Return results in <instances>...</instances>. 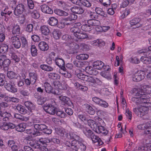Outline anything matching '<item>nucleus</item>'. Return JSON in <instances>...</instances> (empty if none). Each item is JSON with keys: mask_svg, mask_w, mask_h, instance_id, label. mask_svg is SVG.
Masks as SVG:
<instances>
[{"mask_svg": "<svg viewBox=\"0 0 151 151\" xmlns=\"http://www.w3.org/2000/svg\"><path fill=\"white\" fill-rule=\"evenodd\" d=\"M77 142L75 141H72L68 146L70 147L72 151H78L79 149L81 150L85 151L86 149V146L84 144V141L82 138H81Z\"/></svg>", "mask_w": 151, "mask_h": 151, "instance_id": "f257e3e1", "label": "nucleus"}, {"mask_svg": "<svg viewBox=\"0 0 151 151\" xmlns=\"http://www.w3.org/2000/svg\"><path fill=\"white\" fill-rule=\"evenodd\" d=\"M149 106L150 107V105H145V106L136 107L133 109V111L138 116L142 117L148 113Z\"/></svg>", "mask_w": 151, "mask_h": 151, "instance_id": "f03ea898", "label": "nucleus"}, {"mask_svg": "<svg viewBox=\"0 0 151 151\" xmlns=\"http://www.w3.org/2000/svg\"><path fill=\"white\" fill-rule=\"evenodd\" d=\"M133 91L136 93L135 96H139L140 98V104H146V105H151V104L149 102V99L147 97L146 94L145 93H142V92H139L137 88L133 89Z\"/></svg>", "mask_w": 151, "mask_h": 151, "instance_id": "7ed1b4c3", "label": "nucleus"}, {"mask_svg": "<svg viewBox=\"0 0 151 151\" xmlns=\"http://www.w3.org/2000/svg\"><path fill=\"white\" fill-rule=\"evenodd\" d=\"M34 128L37 131H43L45 134H49L52 132V130L51 129L48 128L47 126L45 124H34Z\"/></svg>", "mask_w": 151, "mask_h": 151, "instance_id": "20e7f679", "label": "nucleus"}, {"mask_svg": "<svg viewBox=\"0 0 151 151\" xmlns=\"http://www.w3.org/2000/svg\"><path fill=\"white\" fill-rule=\"evenodd\" d=\"M145 75V73L143 71H138L132 75V80L134 82L139 81L144 78Z\"/></svg>", "mask_w": 151, "mask_h": 151, "instance_id": "39448f33", "label": "nucleus"}, {"mask_svg": "<svg viewBox=\"0 0 151 151\" xmlns=\"http://www.w3.org/2000/svg\"><path fill=\"white\" fill-rule=\"evenodd\" d=\"M73 38H68L67 44L70 47V50H72L73 53H75L77 52V50L79 48V45L73 42Z\"/></svg>", "mask_w": 151, "mask_h": 151, "instance_id": "423d86ee", "label": "nucleus"}, {"mask_svg": "<svg viewBox=\"0 0 151 151\" xmlns=\"http://www.w3.org/2000/svg\"><path fill=\"white\" fill-rule=\"evenodd\" d=\"M56 108L54 106V104H45L43 106V109L44 110L48 113L54 115L55 112Z\"/></svg>", "mask_w": 151, "mask_h": 151, "instance_id": "0eeeda50", "label": "nucleus"}, {"mask_svg": "<svg viewBox=\"0 0 151 151\" xmlns=\"http://www.w3.org/2000/svg\"><path fill=\"white\" fill-rule=\"evenodd\" d=\"M4 84V87L7 90L13 93L17 92V88L13 86L14 82H12V80H10L9 83L6 82Z\"/></svg>", "mask_w": 151, "mask_h": 151, "instance_id": "6e6552de", "label": "nucleus"}, {"mask_svg": "<svg viewBox=\"0 0 151 151\" xmlns=\"http://www.w3.org/2000/svg\"><path fill=\"white\" fill-rule=\"evenodd\" d=\"M92 101L96 104L104 108H107L109 104L105 101L97 97H94L92 98Z\"/></svg>", "mask_w": 151, "mask_h": 151, "instance_id": "1a4fd4ad", "label": "nucleus"}, {"mask_svg": "<svg viewBox=\"0 0 151 151\" xmlns=\"http://www.w3.org/2000/svg\"><path fill=\"white\" fill-rule=\"evenodd\" d=\"M24 10V5L22 4H19L15 7L14 13L15 15L18 16L21 14Z\"/></svg>", "mask_w": 151, "mask_h": 151, "instance_id": "9d476101", "label": "nucleus"}, {"mask_svg": "<svg viewBox=\"0 0 151 151\" xmlns=\"http://www.w3.org/2000/svg\"><path fill=\"white\" fill-rule=\"evenodd\" d=\"M1 59L3 61V68L5 71H8V67L10 63V60L7 59L6 56L5 55H1Z\"/></svg>", "mask_w": 151, "mask_h": 151, "instance_id": "9b49d317", "label": "nucleus"}, {"mask_svg": "<svg viewBox=\"0 0 151 151\" xmlns=\"http://www.w3.org/2000/svg\"><path fill=\"white\" fill-rule=\"evenodd\" d=\"M104 63L102 61L99 60L96 61L93 63V66L95 69L98 70H101V69L103 68L105 71H108V68L106 70L104 68Z\"/></svg>", "mask_w": 151, "mask_h": 151, "instance_id": "f8f14e48", "label": "nucleus"}, {"mask_svg": "<svg viewBox=\"0 0 151 151\" xmlns=\"http://www.w3.org/2000/svg\"><path fill=\"white\" fill-rule=\"evenodd\" d=\"M146 56H142L140 59L141 61L144 63L147 64H151V53L150 54L148 51L146 52Z\"/></svg>", "mask_w": 151, "mask_h": 151, "instance_id": "ddd939ff", "label": "nucleus"}, {"mask_svg": "<svg viewBox=\"0 0 151 151\" xmlns=\"http://www.w3.org/2000/svg\"><path fill=\"white\" fill-rule=\"evenodd\" d=\"M55 88L60 90H66L67 89V85L66 84H63L59 81H57L53 82Z\"/></svg>", "mask_w": 151, "mask_h": 151, "instance_id": "4468645a", "label": "nucleus"}, {"mask_svg": "<svg viewBox=\"0 0 151 151\" xmlns=\"http://www.w3.org/2000/svg\"><path fill=\"white\" fill-rule=\"evenodd\" d=\"M55 62L56 65L61 69L64 70L66 69L65 67V62L63 59L58 58H56L55 59Z\"/></svg>", "mask_w": 151, "mask_h": 151, "instance_id": "2eb2a0df", "label": "nucleus"}, {"mask_svg": "<svg viewBox=\"0 0 151 151\" xmlns=\"http://www.w3.org/2000/svg\"><path fill=\"white\" fill-rule=\"evenodd\" d=\"M33 25L32 24H28L27 26L26 30L28 32H29L28 33L27 36V37H31V38H34L38 37H39V36H38L37 35H31V32L32 31L33 29Z\"/></svg>", "mask_w": 151, "mask_h": 151, "instance_id": "dca6fc26", "label": "nucleus"}, {"mask_svg": "<svg viewBox=\"0 0 151 151\" xmlns=\"http://www.w3.org/2000/svg\"><path fill=\"white\" fill-rule=\"evenodd\" d=\"M94 131L98 134L101 133L105 135H106L108 132V131L105 128L100 126H97V128Z\"/></svg>", "mask_w": 151, "mask_h": 151, "instance_id": "f3484780", "label": "nucleus"}, {"mask_svg": "<svg viewBox=\"0 0 151 151\" xmlns=\"http://www.w3.org/2000/svg\"><path fill=\"white\" fill-rule=\"evenodd\" d=\"M83 77H80L79 78L83 80L87 81L92 83H95L96 82V80L98 81H99L100 82H101L100 81L98 78H96V79H95L92 76L88 77V76L84 75H83Z\"/></svg>", "mask_w": 151, "mask_h": 151, "instance_id": "a211bd4d", "label": "nucleus"}, {"mask_svg": "<svg viewBox=\"0 0 151 151\" xmlns=\"http://www.w3.org/2000/svg\"><path fill=\"white\" fill-rule=\"evenodd\" d=\"M41 9L42 11L45 13L50 14L53 13L52 10L46 4L42 5Z\"/></svg>", "mask_w": 151, "mask_h": 151, "instance_id": "6ab92c4d", "label": "nucleus"}, {"mask_svg": "<svg viewBox=\"0 0 151 151\" xmlns=\"http://www.w3.org/2000/svg\"><path fill=\"white\" fill-rule=\"evenodd\" d=\"M30 81H32V84H34L37 78V75L36 72H31L29 73Z\"/></svg>", "mask_w": 151, "mask_h": 151, "instance_id": "aec40b11", "label": "nucleus"}, {"mask_svg": "<svg viewBox=\"0 0 151 151\" xmlns=\"http://www.w3.org/2000/svg\"><path fill=\"white\" fill-rule=\"evenodd\" d=\"M12 33L14 34H16V36H14L13 37H16L18 38L17 36L20 33V28L19 25L17 24H13L12 25Z\"/></svg>", "mask_w": 151, "mask_h": 151, "instance_id": "412c9836", "label": "nucleus"}, {"mask_svg": "<svg viewBox=\"0 0 151 151\" xmlns=\"http://www.w3.org/2000/svg\"><path fill=\"white\" fill-rule=\"evenodd\" d=\"M59 99L62 102H63L65 104L68 106H70L72 104V102L70 101V99L68 97L61 96L59 97Z\"/></svg>", "mask_w": 151, "mask_h": 151, "instance_id": "4be33fe9", "label": "nucleus"}, {"mask_svg": "<svg viewBox=\"0 0 151 151\" xmlns=\"http://www.w3.org/2000/svg\"><path fill=\"white\" fill-rule=\"evenodd\" d=\"M38 46L40 50L42 51H46L49 49L48 45L44 42L42 41L40 42Z\"/></svg>", "mask_w": 151, "mask_h": 151, "instance_id": "5701e85b", "label": "nucleus"}, {"mask_svg": "<svg viewBox=\"0 0 151 151\" xmlns=\"http://www.w3.org/2000/svg\"><path fill=\"white\" fill-rule=\"evenodd\" d=\"M40 29L42 35L47 36L49 35L50 30L47 26L46 25L42 26L41 27Z\"/></svg>", "mask_w": 151, "mask_h": 151, "instance_id": "b1692460", "label": "nucleus"}, {"mask_svg": "<svg viewBox=\"0 0 151 151\" xmlns=\"http://www.w3.org/2000/svg\"><path fill=\"white\" fill-rule=\"evenodd\" d=\"M25 106L31 112H32L35 109V106L32 102L29 101L25 102L24 103Z\"/></svg>", "mask_w": 151, "mask_h": 151, "instance_id": "393cba45", "label": "nucleus"}, {"mask_svg": "<svg viewBox=\"0 0 151 151\" xmlns=\"http://www.w3.org/2000/svg\"><path fill=\"white\" fill-rule=\"evenodd\" d=\"M87 123L89 126L94 131L97 128V125L96 122L94 120L89 119L87 120Z\"/></svg>", "mask_w": 151, "mask_h": 151, "instance_id": "a878e982", "label": "nucleus"}, {"mask_svg": "<svg viewBox=\"0 0 151 151\" xmlns=\"http://www.w3.org/2000/svg\"><path fill=\"white\" fill-rule=\"evenodd\" d=\"M90 138L94 143L98 142L99 145H101L103 143L100 138L94 134H93Z\"/></svg>", "mask_w": 151, "mask_h": 151, "instance_id": "bb28decb", "label": "nucleus"}, {"mask_svg": "<svg viewBox=\"0 0 151 151\" xmlns=\"http://www.w3.org/2000/svg\"><path fill=\"white\" fill-rule=\"evenodd\" d=\"M86 72L90 75H95L98 73V71L93 69L91 66H88L86 68Z\"/></svg>", "mask_w": 151, "mask_h": 151, "instance_id": "cd10ccee", "label": "nucleus"}, {"mask_svg": "<svg viewBox=\"0 0 151 151\" xmlns=\"http://www.w3.org/2000/svg\"><path fill=\"white\" fill-rule=\"evenodd\" d=\"M9 56H10L12 59L14 60L16 62H18L20 61V58L17 55L16 53L11 50L10 51Z\"/></svg>", "mask_w": 151, "mask_h": 151, "instance_id": "c85d7f7f", "label": "nucleus"}, {"mask_svg": "<svg viewBox=\"0 0 151 151\" xmlns=\"http://www.w3.org/2000/svg\"><path fill=\"white\" fill-rule=\"evenodd\" d=\"M140 21V19L139 18H134L131 20L130 21V24L132 26L137 25L136 28H138L141 26V24H139Z\"/></svg>", "mask_w": 151, "mask_h": 151, "instance_id": "c756f323", "label": "nucleus"}, {"mask_svg": "<svg viewBox=\"0 0 151 151\" xmlns=\"http://www.w3.org/2000/svg\"><path fill=\"white\" fill-rule=\"evenodd\" d=\"M49 24L52 26H55L57 25L58 23L57 19L54 17H51L49 18L48 21Z\"/></svg>", "mask_w": 151, "mask_h": 151, "instance_id": "7c9ffc66", "label": "nucleus"}, {"mask_svg": "<svg viewBox=\"0 0 151 151\" xmlns=\"http://www.w3.org/2000/svg\"><path fill=\"white\" fill-rule=\"evenodd\" d=\"M45 91L49 93H53V88L50 84L47 82L45 83L44 84Z\"/></svg>", "mask_w": 151, "mask_h": 151, "instance_id": "2f4dec72", "label": "nucleus"}, {"mask_svg": "<svg viewBox=\"0 0 151 151\" xmlns=\"http://www.w3.org/2000/svg\"><path fill=\"white\" fill-rule=\"evenodd\" d=\"M72 11L74 13L79 14L83 13L84 11L83 8L79 6L73 7L72 9Z\"/></svg>", "mask_w": 151, "mask_h": 151, "instance_id": "473e14b6", "label": "nucleus"}, {"mask_svg": "<svg viewBox=\"0 0 151 151\" xmlns=\"http://www.w3.org/2000/svg\"><path fill=\"white\" fill-rule=\"evenodd\" d=\"M16 109L20 113L23 114H25L27 113V110L25 107L23 106L18 104L16 107Z\"/></svg>", "mask_w": 151, "mask_h": 151, "instance_id": "72a5a7b5", "label": "nucleus"}, {"mask_svg": "<svg viewBox=\"0 0 151 151\" xmlns=\"http://www.w3.org/2000/svg\"><path fill=\"white\" fill-rule=\"evenodd\" d=\"M95 11L96 14H99L104 17H107V14L104 12L102 9L99 7H96L95 9Z\"/></svg>", "mask_w": 151, "mask_h": 151, "instance_id": "f704fd0d", "label": "nucleus"}, {"mask_svg": "<svg viewBox=\"0 0 151 151\" xmlns=\"http://www.w3.org/2000/svg\"><path fill=\"white\" fill-rule=\"evenodd\" d=\"M87 23L89 24L91 27H92L91 26H98L99 25L100 23L99 21L94 19L88 20Z\"/></svg>", "mask_w": 151, "mask_h": 151, "instance_id": "c9c22d12", "label": "nucleus"}, {"mask_svg": "<svg viewBox=\"0 0 151 151\" xmlns=\"http://www.w3.org/2000/svg\"><path fill=\"white\" fill-rule=\"evenodd\" d=\"M6 75L7 77L10 79H17L18 77L17 74L14 72L12 71H8Z\"/></svg>", "mask_w": 151, "mask_h": 151, "instance_id": "e433bc0d", "label": "nucleus"}, {"mask_svg": "<svg viewBox=\"0 0 151 151\" xmlns=\"http://www.w3.org/2000/svg\"><path fill=\"white\" fill-rule=\"evenodd\" d=\"M12 42L13 45L16 48L19 49L20 47L21 44L19 38H13Z\"/></svg>", "mask_w": 151, "mask_h": 151, "instance_id": "4c0bfd02", "label": "nucleus"}, {"mask_svg": "<svg viewBox=\"0 0 151 151\" xmlns=\"http://www.w3.org/2000/svg\"><path fill=\"white\" fill-rule=\"evenodd\" d=\"M70 31L73 33L75 37L78 38V36L80 32V29L79 27H72L70 29Z\"/></svg>", "mask_w": 151, "mask_h": 151, "instance_id": "58836bf2", "label": "nucleus"}, {"mask_svg": "<svg viewBox=\"0 0 151 151\" xmlns=\"http://www.w3.org/2000/svg\"><path fill=\"white\" fill-rule=\"evenodd\" d=\"M14 117L16 119L25 121H27L29 119V117L24 116L19 114H15L14 115Z\"/></svg>", "mask_w": 151, "mask_h": 151, "instance_id": "ea45409f", "label": "nucleus"}, {"mask_svg": "<svg viewBox=\"0 0 151 151\" xmlns=\"http://www.w3.org/2000/svg\"><path fill=\"white\" fill-rule=\"evenodd\" d=\"M92 44L95 46H102L105 45V42L102 40L97 39L96 40H94L92 42Z\"/></svg>", "mask_w": 151, "mask_h": 151, "instance_id": "a19ab883", "label": "nucleus"}, {"mask_svg": "<svg viewBox=\"0 0 151 151\" xmlns=\"http://www.w3.org/2000/svg\"><path fill=\"white\" fill-rule=\"evenodd\" d=\"M54 12L56 14L60 16H66L68 15L67 12L59 9H55L54 10Z\"/></svg>", "mask_w": 151, "mask_h": 151, "instance_id": "79ce46f5", "label": "nucleus"}, {"mask_svg": "<svg viewBox=\"0 0 151 151\" xmlns=\"http://www.w3.org/2000/svg\"><path fill=\"white\" fill-rule=\"evenodd\" d=\"M70 139H74L73 141H76V143L81 138L72 132H70L69 134Z\"/></svg>", "mask_w": 151, "mask_h": 151, "instance_id": "37998d69", "label": "nucleus"}, {"mask_svg": "<svg viewBox=\"0 0 151 151\" xmlns=\"http://www.w3.org/2000/svg\"><path fill=\"white\" fill-rule=\"evenodd\" d=\"M48 77L49 78L55 80H58L60 78V76L55 73H51L48 74Z\"/></svg>", "mask_w": 151, "mask_h": 151, "instance_id": "c03bdc74", "label": "nucleus"}, {"mask_svg": "<svg viewBox=\"0 0 151 151\" xmlns=\"http://www.w3.org/2000/svg\"><path fill=\"white\" fill-rule=\"evenodd\" d=\"M8 46L7 45L1 44L0 45V53H4L8 51Z\"/></svg>", "mask_w": 151, "mask_h": 151, "instance_id": "a18cd8bd", "label": "nucleus"}, {"mask_svg": "<svg viewBox=\"0 0 151 151\" xmlns=\"http://www.w3.org/2000/svg\"><path fill=\"white\" fill-rule=\"evenodd\" d=\"M26 128L25 124H20L16 126V130L19 132H22L24 131Z\"/></svg>", "mask_w": 151, "mask_h": 151, "instance_id": "49530a36", "label": "nucleus"}, {"mask_svg": "<svg viewBox=\"0 0 151 151\" xmlns=\"http://www.w3.org/2000/svg\"><path fill=\"white\" fill-rule=\"evenodd\" d=\"M40 68L42 70L47 71H51L53 70L52 67L46 64L41 65H40Z\"/></svg>", "mask_w": 151, "mask_h": 151, "instance_id": "de8ad7c7", "label": "nucleus"}, {"mask_svg": "<svg viewBox=\"0 0 151 151\" xmlns=\"http://www.w3.org/2000/svg\"><path fill=\"white\" fill-rule=\"evenodd\" d=\"M89 56L86 54H82L77 55L76 57L77 59L81 60H86L88 58Z\"/></svg>", "mask_w": 151, "mask_h": 151, "instance_id": "09e8293b", "label": "nucleus"}, {"mask_svg": "<svg viewBox=\"0 0 151 151\" xmlns=\"http://www.w3.org/2000/svg\"><path fill=\"white\" fill-rule=\"evenodd\" d=\"M75 86H76L77 88H78L81 91H85L88 90V88L86 86H82L80 84L78 83H75L74 84Z\"/></svg>", "mask_w": 151, "mask_h": 151, "instance_id": "8fccbe9b", "label": "nucleus"}, {"mask_svg": "<svg viewBox=\"0 0 151 151\" xmlns=\"http://www.w3.org/2000/svg\"><path fill=\"white\" fill-rule=\"evenodd\" d=\"M133 93L134 95L135 96L132 98V101L135 103L137 104H140V98L139 97V96H135L136 93L134 92L133 90Z\"/></svg>", "mask_w": 151, "mask_h": 151, "instance_id": "3c124183", "label": "nucleus"}, {"mask_svg": "<svg viewBox=\"0 0 151 151\" xmlns=\"http://www.w3.org/2000/svg\"><path fill=\"white\" fill-rule=\"evenodd\" d=\"M31 52L33 57L37 56V50L36 47L34 45H32L31 47Z\"/></svg>", "mask_w": 151, "mask_h": 151, "instance_id": "603ef678", "label": "nucleus"}, {"mask_svg": "<svg viewBox=\"0 0 151 151\" xmlns=\"http://www.w3.org/2000/svg\"><path fill=\"white\" fill-rule=\"evenodd\" d=\"M86 111L88 113L91 115H94L95 111L94 109L91 106L87 104L86 106Z\"/></svg>", "mask_w": 151, "mask_h": 151, "instance_id": "864d4df0", "label": "nucleus"}, {"mask_svg": "<svg viewBox=\"0 0 151 151\" xmlns=\"http://www.w3.org/2000/svg\"><path fill=\"white\" fill-rule=\"evenodd\" d=\"M52 35L54 38L58 37L59 38L62 35V34L61 31L59 30H55L52 33Z\"/></svg>", "mask_w": 151, "mask_h": 151, "instance_id": "5fc2aeb1", "label": "nucleus"}, {"mask_svg": "<svg viewBox=\"0 0 151 151\" xmlns=\"http://www.w3.org/2000/svg\"><path fill=\"white\" fill-rule=\"evenodd\" d=\"M101 4L103 6L107 7L111 4V0H99Z\"/></svg>", "mask_w": 151, "mask_h": 151, "instance_id": "6e6d98bb", "label": "nucleus"}, {"mask_svg": "<svg viewBox=\"0 0 151 151\" xmlns=\"http://www.w3.org/2000/svg\"><path fill=\"white\" fill-rule=\"evenodd\" d=\"M82 30L85 31H89L92 28V27H91L89 24H86L82 25L81 27Z\"/></svg>", "mask_w": 151, "mask_h": 151, "instance_id": "4d7b16f0", "label": "nucleus"}, {"mask_svg": "<svg viewBox=\"0 0 151 151\" xmlns=\"http://www.w3.org/2000/svg\"><path fill=\"white\" fill-rule=\"evenodd\" d=\"M7 144L8 146L11 148L12 149H14L17 148V145H15L14 141L12 140H9Z\"/></svg>", "mask_w": 151, "mask_h": 151, "instance_id": "13d9d810", "label": "nucleus"}, {"mask_svg": "<svg viewBox=\"0 0 151 151\" xmlns=\"http://www.w3.org/2000/svg\"><path fill=\"white\" fill-rule=\"evenodd\" d=\"M110 28V27L108 26H103L97 27L96 28V30L97 31L100 32H106Z\"/></svg>", "mask_w": 151, "mask_h": 151, "instance_id": "bf43d9fd", "label": "nucleus"}, {"mask_svg": "<svg viewBox=\"0 0 151 151\" xmlns=\"http://www.w3.org/2000/svg\"><path fill=\"white\" fill-rule=\"evenodd\" d=\"M55 113L58 116L61 118H65L66 116V114L65 113L60 110L55 111Z\"/></svg>", "mask_w": 151, "mask_h": 151, "instance_id": "052dcab7", "label": "nucleus"}, {"mask_svg": "<svg viewBox=\"0 0 151 151\" xmlns=\"http://www.w3.org/2000/svg\"><path fill=\"white\" fill-rule=\"evenodd\" d=\"M80 1L82 5L87 7H89L91 6V3L87 0H80Z\"/></svg>", "mask_w": 151, "mask_h": 151, "instance_id": "680f3d73", "label": "nucleus"}, {"mask_svg": "<svg viewBox=\"0 0 151 151\" xmlns=\"http://www.w3.org/2000/svg\"><path fill=\"white\" fill-rule=\"evenodd\" d=\"M56 133L60 136H63L64 135V131L62 129L57 128L55 129Z\"/></svg>", "mask_w": 151, "mask_h": 151, "instance_id": "e2e57ef3", "label": "nucleus"}, {"mask_svg": "<svg viewBox=\"0 0 151 151\" xmlns=\"http://www.w3.org/2000/svg\"><path fill=\"white\" fill-rule=\"evenodd\" d=\"M148 86L145 84H142L140 86V88L141 90H140L139 88H137L139 92H142L143 93H145L146 91L147 88L148 87Z\"/></svg>", "mask_w": 151, "mask_h": 151, "instance_id": "0e129e2a", "label": "nucleus"}, {"mask_svg": "<svg viewBox=\"0 0 151 151\" xmlns=\"http://www.w3.org/2000/svg\"><path fill=\"white\" fill-rule=\"evenodd\" d=\"M77 18V16L75 14L72 13L68 17L65 19L67 20H69L70 21H72L76 19Z\"/></svg>", "mask_w": 151, "mask_h": 151, "instance_id": "69168bd1", "label": "nucleus"}, {"mask_svg": "<svg viewBox=\"0 0 151 151\" xmlns=\"http://www.w3.org/2000/svg\"><path fill=\"white\" fill-rule=\"evenodd\" d=\"M47 100V98L43 97H40V98L37 100V103L39 105H42Z\"/></svg>", "mask_w": 151, "mask_h": 151, "instance_id": "338daca9", "label": "nucleus"}, {"mask_svg": "<svg viewBox=\"0 0 151 151\" xmlns=\"http://www.w3.org/2000/svg\"><path fill=\"white\" fill-rule=\"evenodd\" d=\"M31 15L33 18L36 19L40 17L39 13L36 10L33 11L31 13Z\"/></svg>", "mask_w": 151, "mask_h": 151, "instance_id": "774afa93", "label": "nucleus"}]
</instances>
